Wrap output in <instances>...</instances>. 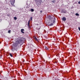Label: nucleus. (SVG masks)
<instances>
[{
  "instance_id": "obj_1",
  "label": "nucleus",
  "mask_w": 80,
  "mask_h": 80,
  "mask_svg": "<svg viewBox=\"0 0 80 80\" xmlns=\"http://www.w3.org/2000/svg\"><path fill=\"white\" fill-rule=\"evenodd\" d=\"M25 40V38H20L19 40H18L16 41L15 43L14 46H13L12 47V51H14V50H16L17 48H16V46H17L18 44H20V45H22L24 43V41Z\"/></svg>"
},
{
  "instance_id": "obj_2",
  "label": "nucleus",
  "mask_w": 80,
  "mask_h": 80,
  "mask_svg": "<svg viewBox=\"0 0 80 80\" xmlns=\"http://www.w3.org/2000/svg\"><path fill=\"white\" fill-rule=\"evenodd\" d=\"M15 0H10V2L11 5H10V7H15L14 3H15Z\"/></svg>"
},
{
  "instance_id": "obj_3",
  "label": "nucleus",
  "mask_w": 80,
  "mask_h": 80,
  "mask_svg": "<svg viewBox=\"0 0 80 80\" xmlns=\"http://www.w3.org/2000/svg\"><path fill=\"white\" fill-rule=\"evenodd\" d=\"M55 18L54 17L53 18H52V19H51V21L52 23H55Z\"/></svg>"
},
{
  "instance_id": "obj_4",
  "label": "nucleus",
  "mask_w": 80,
  "mask_h": 80,
  "mask_svg": "<svg viewBox=\"0 0 80 80\" xmlns=\"http://www.w3.org/2000/svg\"><path fill=\"white\" fill-rule=\"evenodd\" d=\"M47 18L48 20H50L52 19V17L50 16H49L47 17Z\"/></svg>"
},
{
  "instance_id": "obj_5",
  "label": "nucleus",
  "mask_w": 80,
  "mask_h": 80,
  "mask_svg": "<svg viewBox=\"0 0 80 80\" xmlns=\"http://www.w3.org/2000/svg\"><path fill=\"white\" fill-rule=\"evenodd\" d=\"M30 20H29L28 21V27H29V28H31V27H30Z\"/></svg>"
},
{
  "instance_id": "obj_6",
  "label": "nucleus",
  "mask_w": 80,
  "mask_h": 80,
  "mask_svg": "<svg viewBox=\"0 0 80 80\" xmlns=\"http://www.w3.org/2000/svg\"><path fill=\"white\" fill-rule=\"evenodd\" d=\"M21 33H25V32H25V30H24V29H22L21 30Z\"/></svg>"
},
{
  "instance_id": "obj_7",
  "label": "nucleus",
  "mask_w": 80,
  "mask_h": 80,
  "mask_svg": "<svg viewBox=\"0 0 80 80\" xmlns=\"http://www.w3.org/2000/svg\"><path fill=\"white\" fill-rule=\"evenodd\" d=\"M62 13H67V12L66 11L64 10H62Z\"/></svg>"
},
{
  "instance_id": "obj_8",
  "label": "nucleus",
  "mask_w": 80,
  "mask_h": 80,
  "mask_svg": "<svg viewBox=\"0 0 80 80\" xmlns=\"http://www.w3.org/2000/svg\"><path fill=\"white\" fill-rule=\"evenodd\" d=\"M62 20H63V21H65V20H66V18L65 17L63 18Z\"/></svg>"
},
{
  "instance_id": "obj_9",
  "label": "nucleus",
  "mask_w": 80,
  "mask_h": 80,
  "mask_svg": "<svg viewBox=\"0 0 80 80\" xmlns=\"http://www.w3.org/2000/svg\"><path fill=\"white\" fill-rule=\"evenodd\" d=\"M45 49H46V50H48V48H47V47L46 46L45 47Z\"/></svg>"
},
{
  "instance_id": "obj_10",
  "label": "nucleus",
  "mask_w": 80,
  "mask_h": 80,
  "mask_svg": "<svg viewBox=\"0 0 80 80\" xmlns=\"http://www.w3.org/2000/svg\"><path fill=\"white\" fill-rule=\"evenodd\" d=\"M75 15H76V16H79V14L78 13H76L75 14Z\"/></svg>"
},
{
  "instance_id": "obj_11",
  "label": "nucleus",
  "mask_w": 80,
  "mask_h": 80,
  "mask_svg": "<svg viewBox=\"0 0 80 80\" xmlns=\"http://www.w3.org/2000/svg\"><path fill=\"white\" fill-rule=\"evenodd\" d=\"M31 12H33L34 11V9H31Z\"/></svg>"
},
{
  "instance_id": "obj_12",
  "label": "nucleus",
  "mask_w": 80,
  "mask_h": 80,
  "mask_svg": "<svg viewBox=\"0 0 80 80\" xmlns=\"http://www.w3.org/2000/svg\"><path fill=\"white\" fill-rule=\"evenodd\" d=\"M14 19L15 20H16L17 19V18H16V17H14Z\"/></svg>"
},
{
  "instance_id": "obj_13",
  "label": "nucleus",
  "mask_w": 80,
  "mask_h": 80,
  "mask_svg": "<svg viewBox=\"0 0 80 80\" xmlns=\"http://www.w3.org/2000/svg\"><path fill=\"white\" fill-rule=\"evenodd\" d=\"M11 32V30H9L8 31V33H10V32Z\"/></svg>"
},
{
  "instance_id": "obj_14",
  "label": "nucleus",
  "mask_w": 80,
  "mask_h": 80,
  "mask_svg": "<svg viewBox=\"0 0 80 80\" xmlns=\"http://www.w3.org/2000/svg\"><path fill=\"white\" fill-rule=\"evenodd\" d=\"M10 56H11V57H13V55H12V54L10 53Z\"/></svg>"
},
{
  "instance_id": "obj_15",
  "label": "nucleus",
  "mask_w": 80,
  "mask_h": 80,
  "mask_svg": "<svg viewBox=\"0 0 80 80\" xmlns=\"http://www.w3.org/2000/svg\"><path fill=\"white\" fill-rule=\"evenodd\" d=\"M53 25V24L52 23H51V24H50V26H52V25Z\"/></svg>"
},
{
  "instance_id": "obj_16",
  "label": "nucleus",
  "mask_w": 80,
  "mask_h": 80,
  "mask_svg": "<svg viewBox=\"0 0 80 80\" xmlns=\"http://www.w3.org/2000/svg\"><path fill=\"white\" fill-rule=\"evenodd\" d=\"M35 40H38V39H37V38L35 37Z\"/></svg>"
},
{
  "instance_id": "obj_17",
  "label": "nucleus",
  "mask_w": 80,
  "mask_h": 80,
  "mask_svg": "<svg viewBox=\"0 0 80 80\" xmlns=\"http://www.w3.org/2000/svg\"><path fill=\"white\" fill-rule=\"evenodd\" d=\"M52 3H55V1H52Z\"/></svg>"
},
{
  "instance_id": "obj_18",
  "label": "nucleus",
  "mask_w": 80,
  "mask_h": 80,
  "mask_svg": "<svg viewBox=\"0 0 80 80\" xmlns=\"http://www.w3.org/2000/svg\"><path fill=\"white\" fill-rule=\"evenodd\" d=\"M31 20H32V17H31Z\"/></svg>"
},
{
  "instance_id": "obj_19",
  "label": "nucleus",
  "mask_w": 80,
  "mask_h": 80,
  "mask_svg": "<svg viewBox=\"0 0 80 80\" xmlns=\"http://www.w3.org/2000/svg\"><path fill=\"white\" fill-rule=\"evenodd\" d=\"M78 28L79 30V31H80V27H79Z\"/></svg>"
},
{
  "instance_id": "obj_20",
  "label": "nucleus",
  "mask_w": 80,
  "mask_h": 80,
  "mask_svg": "<svg viewBox=\"0 0 80 80\" xmlns=\"http://www.w3.org/2000/svg\"><path fill=\"white\" fill-rule=\"evenodd\" d=\"M42 11H40V13H42Z\"/></svg>"
},
{
  "instance_id": "obj_21",
  "label": "nucleus",
  "mask_w": 80,
  "mask_h": 80,
  "mask_svg": "<svg viewBox=\"0 0 80 80\" xmlns=\"http://www.w3.org/2000/svg\"><path fill=\"white\" fill-rule=\"evenodd\" d=\"M48 25H49V26H50V24H48Z\"/></svg>"
},
{
  "instance_id": "obj_22",
  "label": "nucleus",
  "mask_w": 80,
  "mask_h": 80,
  "mask_svg": "<svg viewBox=\"0 0 80 80\" xmlns=\"http://www.w3.org/2000/svg\"><path fill=\"white\" fill-rule=\"evenodd\" d=\"M78 3L79 4H80V2H78Z\"/></svg>"
},
{
  "instance_id": "obj_23",
  "label": "nucleus",
  "mask_w": 80,
  "mask_h": 80,
  "mask_svg": "<svg viewBox=\"0 0 80 80\" xmlns=\"http://www.w3.org/2000/svg\"><path fill=\"white\" fill-rule=\"evenodd\" d=\"M48 57H50V55L48 54Z\"/></svg>"
},
{
  "instance_id": "obj_24",
  "label": "nucleus",
  "mask_w": 80,
  "mask_h": 80,
  "mask_svg": "<svg viewBox=\"0 0 80 80\" xmlns=\"http://www.w3.org/2000/svg\"><path fill=\"white\" fill-rule=\"evenodd\" d=\"M44 32H45V33H46V31L45 30H44Z\"/></svg>"
},
{
  "instance_id": "obj_25",
  "label": "nucleus",
  "mask_w": 80,
  "mask_h": 80,
  "mask_svg": "<svg viewBox=\"0 0 80 80\" xmlns=\"http://www.w3.org/2000/svg\"><path fill=\"white\" fill-rule=\"evenodd\" d=\"M0 43H1V42H0Z\"/></svg>"
},
{
  "instance_id": "obj_26",
  "label": "nucleus",
  "mask_w": 80,
  "mask_h": 80,
  "mask_svg": "<svg viewBox=\"0 0 80 80\" xmlns=\"http://www.w3.org/2000/svg\"><path fill=\"white\" fill-rule=\"evenodd\" d=\"M25 73H26V72H25Z\"/></svg>"
}]
</instances>
